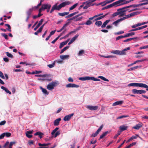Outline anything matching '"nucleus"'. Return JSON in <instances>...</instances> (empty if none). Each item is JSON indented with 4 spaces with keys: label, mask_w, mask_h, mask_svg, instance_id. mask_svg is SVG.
I'll return each mask as SVG.
<instances>
[{
    "label": "nucleus",
    "mask_w": 148,
    "mask_h": 148,
    "mask_svg": "<svg viewBox=\"0 0 148 148\" xmlns=\"http://www.w3.org/2000/svg\"><path fill=\"white\" fill-rule=\"evenodd\" d=\"M90 80L95 81H99L100 80L99 79L95 78L93 77H90Z\"/></svg>",
    "instance_id": "obj_38"
},
{
    "label": "nucleus",
    "mask_w": 148,
    "mask_h": 148,
    "mask_svg": "<svg viewBox=\"0 0 148 148\" xmlns=\"http://www.w3.org/2000/svg\"><path fill=\"white\" fill-rule=\"evenodd\" d=\"M55 65V63L54 62L53 63L51 64H49L47 65L48 67H49L50 68H51L53 67Z\"/></svg>",
    "instance_id": "obj_54"
},
{
    "label": "nucleus",
    "mask_w": 148,
    "mask_h": 148,
    "mask_svg": "<svg viewBox=\"0 0 148 148\" xmlns=\"http://www.w3.org/2000/svg\"><path fill=\"white\" fill-rule=\"evenodd\" d=\"M99 78L107 82H109V80L105 78L104 77L102 76H99L98 77Z\"/></svg>",
    "instance_id": "obj_41"
},
{
    "label": "nucleus",
    "mask_w": 148,
    "mask_h": 148,
    "mask_svg": "<svg viewBox=\"0 0 148 148\" xmlns=\"http://www.w3.org/2000/svg\"><path fill=\"white\" fill-rule=\"evenodd\" d=\"M110 20H108L106 21L105 22H104L103 24L101 25V27L102 28H105L107 24L110 21Z\"/></svg>",
    "instance_id": "obj_24"
},
{
    "label": "nucleus",
    "mask_w": 148,
    "mask_h": 148,
    "mask_svg": "<svg viewBox=\"0 0 148 148\" xmlns=\"http://www.w3.org/2000/svg\"><path fill=\"white\" fill-rule=\"evenodd\" d=\"M54 137H56L57 136L59 135L60 134V131H57L55 133Z\"/></svg>",
    "instance_id": "obj_59"
},
{
    "label": "nucleus",
    "mask_w": 148,
    "mask_h": 148,
    "mask_svg": "<svg viewBox=\"0 0 148 148\" xmlns=\"http://www.w3.org/2000/svg\"><path fill=\"white\" fill-rule=\"evenodd\" d=\"M84 51L83 50H81L78 53V55L79 56H82L84 53Z\"/></svg>",
    "instance_id": "obj_56"
},
{
    "label": "nucleus",
    "mask_w": 148,
    "mask_h": 148,
    "mask_svg": "<svg viewBox=\"0 0 148 148\" xmlns=\"http://www.w3.org/2000/svg\"><path fill=\"white\" fill-rule=\"evenodd\" d=\"M125 1V0H119L112 3V4L113 6H115L116 7L117 6L123 5L122 3Z\"/></svg>",
    "instance_id": "obj_5"
},
{
    "label": "nucleus",
    "mask_w": 148,
    "mask_h": 148,
    "mask_svg": "<svg viewBox=\"0 0 148 148\" xmlns=\"http://www.w3.org/2000/svg\"><path fill=\"white\" fill-rule=\"evenodd\" d=\"M69 39H68L67 40L65 41H64L62 42L60 44V45L59 46L60 49L62 48V47L64 46L65 45L67 44L68 41H69Z\"/></svg>",
    "instance_id": "obj_14"
},
{
    "label": "nucleus",
    "mask_w": 148,
    "mask_h": 148,
    "mask_svg": "<svg viewBox=\"0 0 148 148\" xmlns=\"http://www.w3.org/2000/svg\"><path fill=\"white\" fill-rule=\"evenodd\" d=\"M42 72L40 71H33L32 72V74H39Z\"/></svg>",
    "instance_id": "obj_58"
},
{
    "label": "nucleus",
    "mask_w": 148,
    "mask_h": 148,
    "mask_svg": "<svg viewBox=\"0 0 148 148\" xmlns=\"http://www.w3.org/2000/svg\"><path fill=\"white\" fill-rule=\"evenodd\" d=\"M5 26H7L8 27V28H7V29L8 31L9 32H11V27L9 24H5Z\"/></svg>",
    "instance_id": "obj_37"
},
{
    "label": "nucleus",
    "mask_w": 148,
    "mask_h": 148,
    "mask_svg": "<svg viewBox=\"0 0 148 148\" xmlns=\"http://www.w3.org/2000/svg\"><path fill=\"white\" fill-rule=\"evenodd\" d=\"M33 133L32 131H27L26 132V136L29 138H31L32 137V135H29V134H32Z\"/></svg>",
    "instance_id": "obj_16"
},
{
    "label": "nucleus",
    "mask_w": 148,
    "mask_h": 148,
    "mask_svg": "<svg viewBox=\"0 0 148 148\" xmlns=\"http://www.w3.org/2000/svg\"><path fill=\"white\" fill-rule=\"evenodd\" d=\"M66 88H78L79 86L74 84L69 83L66 85Z\"/></svg>",
    "instance_id": "obj_9"
},
{
    "label": "nucleus",
    "mask_w": 148,
    "mask_h": 148,
    "mask_svg": "<svg viewBox=\"0 0 148 148\" xmlns=\"http://www.w3.org/2000/svg\"><path fill=\"white\" fill-rule=\"evenodd\" d=\"M38 80H47L48 82H50L52 80V79L51 78H50L49 79H42L41 78H38Z\"/></svg>",
    "instance_id": "obj_53"
},
{
    "label": "nucleus",
    "mask_w": 148,
    "mask_h": 148,
    "mask_svg": "<svg viewBox=\"0 0 148 148\" xmlns=\"http://www.w3.org/2000/svg\"><path fill=\"white\" fill-rule=\"evenodd\" d=\"M127 8H127V6H126L121 8L118 9H117V11L119 12V14H120L124 13V12L127 11L128 10V9H126Z\"/></svg>",
    "instance_id": "obj_8"
},
{
    "label": "nucleus",
    "mask_w": 148,
    "mask_h": 148,
    "mask_svg": "<svg viewBox=\"0 0 148 148\" xmlns=\"http://www.w3.org/2000/svg\"><path fill=\"white\" fill-rule=\"evenodd\" d=\"M5 133V136L7 137H9L11 136V134L9 132L4 133Z\"/></svg>",
    "instance_id": "obj_50"
},
{
    "label": "nucleus",
    "mask_w": 148,
    "mask_h": 148,
    "mask_svg": "<svg viewBox=\"0 0 148 148\" xmlns=\"http://www.w3.org/2000/svg\"><path fill=\"white\" fill-rule=\"evenodd\" d=\"M69 47V46H67L64 47L61 50L60 53L62 54L63 53L64 51L68 49Z\"/></svg>",
    "instance_id": "obj_34"
},
{
    "label": "nucleus",
    "mask_w": 148,
    "mask_h": 148,
    "mask_svg": "<svg viewBox=\"0 0 148 148\" xmlns=\"http://www.w3.org/2000/svg\"><path fill=\"white\" fill-rule=\"evenodd\" d=\"M58 85L57 82H53L49 83L47 86V88L49 90H52L54 89V87Z\"/></svg>",
    "instance_id": "obj_3"
},
{
    "label": "nucleus",
    "mask_w": 148,
    "mask_h": 148,
    "mask_svg": "<svg viewBox=\"0 0 148 148\" xmlns=\"http://www.w3.org/2000/svg\"><path fill=\"white\" fill-rule=\"evenodd\" d=\"M6 123V122L5 121H1L0 122V125H5Z\"/></svg>",
    "instance_id": "obj_63"
},
{
    "label": "nucleus",
    "mask_w": 148,
    "mask_h": 148,
    "mask_svg": "<svg viewBox=\"0 0 148 148\" xmlns=\"http://www.w3.org/2000/svg\"><path fill=\"white\" fill-rule=\"evenodd\" d=\"M0 77L3 79H5V77L3 73L1 71H0Z\"/></svg>",
    "instance_id": "obj_62"
},
{
    "label": "nucleus",
    "mask_w": 148,
    "mask_h": 148,
    "mask_svg": "<svg viewBox=\"0 0 148 148\" xmlns=\"http://www.w3.org/2000/svg\"><path fill=\"white\" fill-rule=\"evenodd\" d=\"M5 53L6 54V55L9 57L11 58H13V56L12 54L11 53H10L9 52H7Z\"/></svg>",
    "instance_id": "obj_45"
},
{
    "label": "nucleus",
    "mask_w": 148,
    "mask_h": 148,
    "mask_svg": "<svg viewBox=\"0 0 148 148\" xmlns=\"http://www.w3.org/2000/svg\"><path fill=\"white\" fill-rule=\"evenodd\" d=\"M124 33V32L123 31H120L118 32L115 33L114 34L115 35H119V34H123Z\"/></svg>",
    "instance_id": "obj_55"
},
{
    "label": "nucleus",
    "mask_w": 148,
    "mask_h": 148,
    "mask_svg": "<svg viewBox=\"0 0 148 148\" xmlns=\"http://www.w3.org/2000/svg\"><path fill=\"white\" fill-rule=\"evenodd\" d=\"M78 35H75L74 37H73L70 41L72 42H73L77 38Z\"/></svg>",
    "instance_id": "obj_48"
},
{
    "label": "nucleus",
    "mask_w": 148,
    "mask_h": 148,
    "mask_svg": "<svg viewBox=\"0 0 148 148\" xmlns=\"http://www.w3.org/2000/svg\"><path fill=\"white\" fill-rule=\"evenodd\" d=\"M142 125L140 124H136L135 126L133 127V128L136 129V130H138L140 128H141L142 127Z\"/></svg>",
    "instance_id": "obj_22"
},
{
    "label": "nucleus",
    "mask_w": 148,
    "mask_h": 148,
    "mask_svg": "<svg viewBox=\"0 0 148 148\" xmlns=\"http://www.w3.org/2000/svg\"><path fill=\"white\" fill-rule=\"evenodd\" d=\"M86 107L89 110H97L98 108V106H92L90 105L86 106Z\"/></svg>",
    "instance_id": "obj_6"
},
{
    "label": "nucleus",
    "mask_w": 148,
    "mask_h": 148,
    "mask_svg": "<svg viewBox=\"0 0 148 148\" xmlns=\"http://www.w3.org/2000/svg\"><path fill=\"white\" fill-rule=\"evenodd\" d=\"M16 142H11L10 143L8 148H12V146L13 145H14L15 144Z\"/></svg>",
    "instance_id": "obj_44"
},
{
    "label": "nucleus",
    "mask_w": 148,
    "mask_h": 148,
    "mask_svg": "<svg viewBox=\"0 0 148 148\" xmlns=\"http://www.w3.org/2000/svg\"><path fill=\"white\" fill-rule=\"evenodd\" d=\"M125 38V35L119 36L116 38V41L118 40H119V39H120L122 38Z\"/></svg>",
    "instance_id": "obj_46"
},
{
    "label": "nucleus",
    "mask_w": 148,
    "mask_h": 148,
    "mask_svg": "<svg viewBox=\"0 0 148 148\" xmlns=\"http://www.w3.org/2000/svg\"><path fill=\"white\" fill-rule=\"evenodd\" d=\"M103 125H101L99 127V128L97 130V131L95 133H93L91 137H95L97 136L98 134L101 131V129L103 128Z\"/></svg>",
    "instance_id": "obj_7"
},
{
    "label": "nucleus",
    "mask_w": 148,
    "mask_h": 148,
    "mask_svg": "<svg viewBox=\"0 0 148 148\" xmlns=\"http://www.w3.org/2000/svg\"><path fill=\"white\" fill-rule=\"evenodd\" d=\"M121 131H118L117 134H116L114 136V139H116L118 137V136L121 134Z\"/></svg>",
    "instance_id": "obj_52"
},
{
    "label": "nucleus",
    "mask_w": 148,
    "mask_h": 148,
    "mask_svg": "<svg viewBox=\"0 0 148 148\" xmlns=\"http://www.w3.org/2000/svg\"><path fill=\"white\" fill-rule=\"evenodd\" d=\"M128 126H126L125 125H124L121 126L119 127V128L121 130L120 131H121V132L124 130H126L127 129Z\"/></svg>",
    "instance_id": "obj_12"
},
{
    "label": "nucleus",
    "mask_w": 148,
    "mask_h": 148,
    "mask_svg": "<svg viewBox=\"0 0 148 148\" xmlns=\"http://www.w3.org/2000/svg\"><path fill=\"white\" fill-rule=\"evenodd\" d=\"M138 87L142 88H148V86L143 83H139Z\"/></svg>",
    "instance_id": "obj_25"
},
{
    "label": "nucleus",
    "mask_w": 148,
    "mask_h": 148,
    "mask_svg": "<svg viewBox=\"0 0 148 148\" xmlns=\"http://www.w3.org/2000/svg\"><path fill=\"white\" fill-rule=\"evenodd\" d=\"M74 114V113H72L66 116L64 118V120L65 121H69L71 119V118L73 116Z\"/></svg>",
    "instance_id": "obj_10"
},
{
    "label": "nucleus",
    "mask_w": 148,
    "mask_h": 148,
    "mask_svg": "<svg viewBox=\"0 0 148 148\" xmlns=\"http://www.w3.org/2000/svg\"><path fill=\"white\" fill-rule=\"evenodd\" d=\"M120 22L119 21V20H117L115 21L114 22L112 23V24L114 25L115 26H117L118 24V23Z\"/></svg>",
    "instance_id": "obj_49"
},
{
    "label": "nucleus",
    "mask_w": 148,
    "mask_h": 148,
    "mask_svg": "<svg viewBox=\"0 0 148 148\" xmlns=\"http://www.w3.org/2000/svg\"><path fill=\"white\" fill-rule=\"evenodd\" d=\"M33 10H34L33 8H29L26 12L27 16H30Z\"/></svg>",
    "instance_id": "obj_17"
},
{
    "label": "nucleus",
    "mask_w": 148,
    "mask_h": 148,
    "mask_svg": "<svg viewBox=\"0 0 148 148\" xmlns=\"http://www.w3.org/2000/svg\"><path fill=\"white\" fill-rule=\"evenodd\" d=\"M132 91L133 94H145L146 91L143 90H138L136 89H133L132 90Z\"/></svg>",
    "instance_id": "obj_4"
},
{
    "label": "nucleus",
    "mask_w": 148,
    "mask_h": 148,
    "mask_svg": "<svg viewBox=\"0 0 148 148\" xmlns=\"http://www.w3.org/2000/svg\"><path fill=\"white\" fill-rule=\"evenodd\" d=\"M70 3L69 1L63 2L58 5L57 3H56L52 6L50 12L52 13L55 10H59L62 8L69 5Z\"/></svg>",
    "instance_id": "obj_1"
},
{
    "label": "nucleus",
    "mask_w": 148,
    "mask_h": 148,
    "mask_svg": "<svg viewBox=\"0 0 148 148\" xmlns=\"http://www.w3.org/2000/svg\"><path fill=\"white\" fill-rule=\"evenodd\" d=\"M41 5V2H40L36 6H35L34 7H32V8H33V10H34L38 9L39 7Z\"/></svg>",
    "instance_id": "obj_39"
},
{
    "label": "nucleus",
    "mask_w": 148,
    "mask_h": 148,
    "mask_svg": "<svg viewBox=\"0 0 148 148\" xmlns=\"http://www.w3.org/2000/svg\"><path fill=\"white\" fill-rule=\"evenodd\" d=\"M61 120V119L60 118H59L55 120L54 122V126L58 125Z\"/></svg>",
    "instance_id": "obj_15"
},
{
    "label": "nucleus",
    "mask_w": 148,
    "mask_h": 148,
    "mask_svg": "<svg viewBox=\"0 0 148 148\" xmlns=\"http://www.w3.org/2000/svg\"><path fill=\"white\" fill-rule=\"evenodd\" d=\"M69 57V55H61L60 56V58L62 60L68 59Z\"/></svg>",
    "instance_id": "obj_27"
},
{
    "label": "nucleus",
    "mask_w": 148,
    "mask_h": 148,
    "mask_svg": "<svg viewBox=\"0 0 148 148\" xmlns=\"http://www.w3.org/2000/svg\"><path fill=\"white\" fill-rule=\"evenodd\" d=\"M42 8L44 10L48 8H49L50 7H51V5L49 4H44L42 5Z\"/></svg>",
    "instance_id": "obj_18"
},
{
    "label": "nucleus",
    "mask_w": 148,
    "mask_h": 148,
    "mask_svg": "<svg viewBox=\"0 0 148 148\" xmlns=\"http://www.w3.org/2000/svg\"><path fill=\"white\" fill-rule=\"evenodd\" d=\"M59 129V128L56 127L51 132V134L52 135H53Z\"/></svg>",
    "instance_id": "obj_47"
},
{
    "label": "nucleus",
    "mask_w": 148,
    "mask_h": 148,
    "mask_svg": "<svg viewBox=\"0 0 148 148\" xmlns=\"http://www.w3.org/2000/svg\"><path fill=\"white\" fill-rule=\"evenodd\" d=\"M135 34V33L134 32H132L130 33L127 34L126 35H125V37L126 38L129 37L130 36L134 35Z\"/></svg>",
    "instance_id": "obj_32"
},
{
    "label": "nucleus",
    "mask_w": 148,
    "mask_h": 148,
    "mask_svg": "<svg viewBox=\"0 0 148 148\" xmlns=\"http://www.w3.org/2000/svg\"><path fill=\"white\" fill-rule=\"evenodd\" d=\"M98 16H99V15H98V14H97V15H95L94 16L92 17H90V18H89V19L90 20H92L95 18L98 17Z\"/></svg>",
    "instance_id": "obj_60"
},
{
    "label": "nucleus",
    "mask_w": 148,
    "mask_h": 148,
    "mask_svg": "<svg viewBox=\"0 0 148 148\" xmlns=\"http://www.w3.org/2000/svg\"><path fill=\"white\" fill-rule=\"evenodd\" d=\"M114 1V0H106L103 2L99 3L97 5H102V6H103L107 4L111 3Z\"/></svg>",
    "instance_id": "obj_11"
},
{
    "label": "nucleus",
    "mask_w": 148,
    "mask_h": 148,
    "mask_svg": "<svg viewBox=\"0 0 148 148\" xmlns=\"http://www.w3.org/2000/svg\"><path fill=\"white\" fill-rule=\"evenodd\" d=\"M1 35L2 36L4 37L5 39L7 40H8V36L5 33H1Z\"/></svg>",
    "instance_id": "obj_40"
},
{
    "label": "nucleus",
    "mask_w": 148,
    "mask_h": 148,
    "mask_svg": "<svg viewBox=\"0 0 148 148\" xmlns=\"http://www.w3.org/2000/svg\"><path fill=\"white\" fill-rule=\"evenodd\" d=\"M139 84L136 83H131L128 84V86L138 87Z\"/></svg>",
    "instance_id": "obj_31"
},
{
    "label": "nucleus",
    "mask_w": 148,
    "mask_h": 148,
    "mask_svg": "<svg viewBox=\"0 0 148 148\" xmlns=\"http://www.w3.org/2000/svg\"><path fill=\"white\" fill-rule=\"evenodd\" d=\"M140 12H138V11L134 12H133L132 13L130 14V16H131V17H132L134 16L135 15L139 14H140Z\"/></svg>",
    "instance_id": "obj_30"
},
{
    "label": "nucleus",
    "mask_w": 148,
    "mask_h": 148,
    "mask_svg": "<svg viewBox=\"0 0 148 148\" xmlns=\"http://www.w3.org/2000/svg\"><path fill=\"white\" fill-rule=\"evenodd\" d=\"M94 2V1H92V0H89L87 1L86 2L89 7L91 6H93L94 5V4L92 3Z\"/></svg>",
    "instance_id": "obj_26"
},
{
    "label": "nucleus",
    "mask_w": 148,
    "mask_h": 148,
    "mask_svg": "<svg viewBox=\"0 0 148 148\" xmlns=\"http://www.w3.org/2000/svg\"><path fill=\"white\" fill-rule=\"evenodd\" d=\"M40 88L44 94L47 95L49 94V92L47 91V90L43 88L41 86L40 87Z\"/></svg>",
    "instance_id": "obj_28"
},
{
    "label": "nucleus",
    "mask_w": 148,
    "mask_h": 148,
    "mask_svg": "<svg viewBox=\"0 0 148 148\" xmlns=\"http://www.w3.org/2000/svg\"><path fill=\"white\" fill-rule=\"evenodd\" d=\"M108 133V131H106L104 133H103V134L101 135L99 139V140H100L101 139L103 138Z\"/></svg>",
    "instance_id": "obj_29"
},
{
    "label": "nucleus",
    "mask_w": 148,
    "mask_h": 148,
    "mask_svg": "<svg viewBox=\"0 0 148 148\" xmlns=\"http://www.w3.org/2000/svg\"><path fill=\"white\" fill-rule=\"evenodd\" d=\"M9 144V142L8 141H7L6 142V143L3 146V147H2L1 145H0V148H7L8 145Z\"/></svg>",
    "instance_id": "obj_33"
},
{
    "label": "nucleus",
    "mask_w": 148,
    "mask_h": 148,
    "mask_svg": "<svg viewBox=\"0 0 148 148\" xmlns=\"http://www.w3.org/2000/svg\"><path fill=\"white\" fill-rule=\"evenodd\" d=\"M69 12H65L63 13L59 12L58 13V14L60 16H64L65 15L69 14Z\"/></svg>",
    "instance_id": "obj_20"
},
{
    "label": "nucleus",
    "mask_w": 148,
    "mask_h": 148,
    "mask_svg": "<svg viewBox=\"0 0 148 148\" xmlns=\"http://www.w3.org/2000/svg\"><path fill=\"white\" fill-rule=\"evenodd\" d=\"M118 15H119V12L117 11V12H115V13H113L112 14V16L113 17H115Z\"/></svg>",
    "instance_id": "obj_64"
},
{
    "label": "nucleus",
    "mask_w": 148,
    "mask_h": 148,
    "mask_svg": "<svg viewBox=\"0 0 148 148\" xmlns=\"http://www.w3.org/2000/svg\"><path fill=\"white\" fill-rule=\"evenodd\" d=\"M130 48V47H128L127 48L121 51H120L118 50H113L112 51L111 53L118 55H125L126 53L125 51H126L127 50H129Z\"/></svg>",
    "instance_id": "obj_2"
},
{
    "label": "nucleus",
    "mask_w": 148,
    "mask_h": 148,
    "mask_svg": "<svg viewBox=\"0 0 148 148\" xmlns=\"http://www.w3.org/2000/svg\"><path fill=\"white\" fill-rule=\"evenodd\" d=\"M1 88L2 89L4 90L6 93H9L10 95H11V92L10 91H9L7 88H5V87L3 86H2L1 87Z\"/></svg>",
    "instance_id": "obj_23"
},
{
    "label": "nucleus",
    "mask_w": 148,
    "mask_h": 148,
    "mask_svg": "<svg viewBox=\"0 0 148 148\" xmlns=\"http://www.w3.org/2000/svg\"><path fill=\"white\" fill-rule=\"evenodd\" d=\"M103 18H104L103 16H101L99 17H98L97 18L95 19L94 20V21H97L100 20Z\"/></svg>",
    "instance_id": "obj_61"
},
{
    "label": "nucleus",
    "mask_w": 148,
    "mask_h": 148,
    "mask_svg": "<svg viewBox=\"0 0 148 148\" xmlns=\"http://www.w3.org/2000/svg\"><path fill=\"white\" fill-rule=\"evenodd\" d=\"M43 134H44L41 132H38L35 133L34 135L35 136L38 135L39 138H41L42 137V135H43Z\"/></svg>",
    "instance_id": "obj_21"
},
{
    "label": "nucleus",
    "mask_w": 148,
    "mask_h": 148,
    "mask_svg": "<svg viewBox=\"0 0 148 148\" xmlns=\"http://www.w3.org/2000/svg\"><path fill=\"white\" fill-rule=\"evenodd\" d=\"M123 103V101H116L113 104L112 106H115L118 105H121Z\"/></svg>",
    "instance_id": "obj_19"
},
{
    "label": "nucleus",
    "mask_w": 148,
    "mask_h": 148,
    "mask_svg": "<svg viewBox=\"0 0 148 148\" xmlns=\"http://www.w3.org/2000/svg\"><path fill=\"white\" fill-rule=\"evenodd\" d=\"M79 79L82 81L88 80H90V77L86 76L81 77L79 78Z\"/></svg>",
    "instance_id": "obj_13"
},
{
    "label": "nucleus",
    "mask_w": 148,
    "mask_h": 148,
    "mask_svg": "<svg viewBox=\"0 0 148 148\" xmlns=\"http://www.w3.org/2000/svg\"><path fill=\"white\" fill-rule=\"evenodd\" d=\"M129 116L128 115H122L119 116L117 118V119H120L123 118H125Z\"/></svg>",
    "instance_id": "obj_43"
},
{
    "label": "nucleus",
    "mask_w": 148,
    "mask_h": 148,
    "mask_svg": "<svg viewBox=\"0 0 148 148\" xmlns=\"http://www.w3.org/2000/svg\"><path fill=\"white\" fill-rule=\"evenodd\" d=\"M102 24V23L101 21H97L95 23V25L98 27H100Z\"/></svg>",
    "instance_id": "obj_36"
},
{
    "label": "nucleus",
    "mask_w": 148,
    "mask_h": 148,
    "mask_svg": "<svg viewBox=\"0 0 148 148\" xmlns=\"http://www.w3.org/2000/svg\"><path fill=\"white\" fill-rule=\"evenodd\" d=\"M91 20H90L89 19V20H88L86 23H84L85 24H86L87 25H90L92 23V21H90Z\"/></svg>",
    "instance_id": "obj_42"
},
{
    "label": "nucleus",
    "mask_w": 148,
    "mask_h": 148,
    "mask_svg": "<svg viewBox=\"0 0 148 148\" xmlns=\"http://www.w3.org/2000/svg\"><path fill=\"white\" fill-rule=\"evenodd\" d=\"M74 15V14H73V13H72L71 14L68 15L67 16H66L65 17V18H69L70 17H71L73 16Z\"/></svg>",
    "instance_id": "obj_57"
},
{
    "label": "nucleus",
    "mask_w": 148,
    "mask_h": 148,
    "mask_svg": "<svg viewBox=\"0 0 148 148\" xmlns=\"http://www.w3.org/2000/svg\"><path fill=\"white\" fill-rule=\"evenodd\" d=\"M77 5L78 3H76L73 5L72 6H71L69 8V11H71L73 10L77 6Z\"/></svg>",
    "instance_id": "obj_35"
},
{
    "label": "nucleus",
    "mask_w": 148,
    "mask_h": 148,
    "mask_svg": "<svg viewBox=\"0 0 148 148\" xmlns=\"http://www.w3.org/2000/svg\"><path fill=\"white\" fill-rule=\"evenodd\" d=\"M133 7V8H136L137 7V4H133L132 5H130L129 6H127V8H130Z\"/></svg>",
    "instance_id": "obj_51"
}]
</instances>
